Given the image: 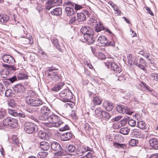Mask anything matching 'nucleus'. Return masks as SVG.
<instances>
[{"label": "nucleus", "instance_id": "37998d69", "mask_svg": "<svg viewBox=\"0 0 158 158\" xmlns=\"http://www.w3.org/2000/svg\"><path fill=\"white\" fill-rule=\"evenodd\" d=\"M39 109L38 108H29L26 110V111L28 113L31 114H34L35 112L38 111Z\"/></svg>", "mask_w": 158, "mask_h": 158}, {"label": "nucleus", "instance_id": "3c124183", "mask_svg": "<svg viewBox=\"0 0 158 158\" xmlns=\"http://www.w3.org/2000/svg\"><path fill=\"white\" fill-rule=\"evenodd\" d=\"M8 105L9 106L12 108H15V102L13 99L10 100L8 102Z\"/></svg>", "mask_w": 158, "mask_h": 158}, {"label": "nucleus", "instance_id": "20e7f679", "mask_svg": "<svg viewBox=\"0 0 158 158\" xmlns=\"http://www.w3.org/2000/svg\"><path fill=\"white\" fill-rule=\"evenodd\" d=\"M51 148L53 150L57 152L58 156H63L66 155L67 153L66 151L62 148L60 144L57 142H52L51 143Z\"/></svg>", "mask_w": 158, "mask_h": 158}, {"label": "nucleus", "instance_id": "0eeeda50", "mask_svg": "<svg viewBox=\"0 0 158 158\" xmlns=\"http://www.w3.org/2000/svg\"><path fill=\"white\" fill-rule=\"evenodd\" d=\"M24 129L27 133L31 134L36 132L38 128L33 123L26 122L24 125Z\"/></svg>", "mask_w": 158, "mask_h": 158}, {"label": "nucleus", "instance_id": "f257e3e1", "mask_svg": "<svg viewBox=\"0 0 158 158\" xmlns=\"http://www.w3.org/2000/svg\"><path fill=\"white\" fill-rule=\"evenodd\" d=\"M50 123L46 124V126L49 127H58L62 125L64 123L60 120V118L58 116L55 115L52 112L47 119Z\"/></svg>", "mask_w": 158, "mask_h": 158}, {"label": "nucleus", "instance_id": "1a4fd4ad", "mask_svg": "<svg viewBox=\"0 0 158 158\" xmlns=\"http://www.w3.org/2000/svg\"><path fill=\"white\" fill-rule=\"evenodd\" d=\"M116 109L118 112L121 114H131L133 113L128 107L122 105H119L117 106Z\"/></svg>", "mask_w": 158, "mask_h": 158}, {"label": "nucleus", "instance_id": "a18cd8bd", "mask_svg": "<svg viewBox=\"0 0 158 158\" xmlns=\"http://www.w3.org/2000/svg\"><path fill=\"white\" fill-rule=\"evenodd\" d=\"M27 94L28 96L27 98L34 97L33 96L35 95V92L31 90H28L27 92Z\"/></svg>", "mask_w": 158, "mask_h": 158}, {"label": "nucleus", "instance_id": "5fc2aeb1", "mask_svg": "<svg viewBox=\"0 0 158 158\" xmlns=\"http://www.w3.org/2000/svg\"><path fill=\"white\" fill-rule=\"evenodd\" d=\"M58 70V69L52 66L51 67H50L49 69L47 70L46 71V73H50L49 72H52L54 70Z\"/></svg>", "mask_w": 158, "mask_h": 158}, {"label": "nucleus", "instance_id": "f03ea898", "mask_svg": "<svg viewBox=\"0 0 158 158\" xmlns=\"http://www.w3.org/2000/svg\"><path fill=\"white\" fill-rule=\"evenodd\" d=\"M39 113V119L41 120L46 121L48 116L51 114H52V112L47 106H43L41 107Z\"/></svg>", "mask_w": 158, "mask_h": 158}, {"label": "nucleus", "instance_id": "ddd939ff", "mask_svg": "<svg viewBox=\"0 0 158 158\" xmlns=\"http://www.w3.org/2000/svg\"><path fill=\"white\" fill-rule=\"evenodd\" d=\"M149 144L150 146L155 150L158 149V139L154 137L151 138L149 140Z\"/></svg>", "mask_w": 158, "mask_h": 158}, {"label": "nucleus", "instance_id": "49530a36", "mask_svg": "<svg viewBox=\"0 0 158 158\" xmlns=\"http://www.w3.org/2000/svg\"><path fill=\"white\" fill-rule=\"evenodd\" d=\"M103 111L98 109H96L95 110V113L96 116L101 118L102 114Z\"/></svg>", "mask_w": 158, "mask_h": 158}, {"label": "nucleus", "instance_id": "c9c22d12", "mask_svg": "<svg viewBox=\"0 0 158 158\" xmlns=\"http://www.w3.org/2000/svg\"><path fill=\"white\" fill-rule=\"evenodd\" d=\"M48 153L47 152H40L37 154L38 158H45L47 156Z\"/></svg>", "mask_w": 158, "mask_h": 158}, {"label": "nucleus", "instance_id": "4468645a", "mask_svg": "<svg viewBox=\"0 0 158 158\" xmlns=\"http://www.w3.org/2000/svg\"><path fill=\"white\" fill-rule=\"evenodd\" d=\"M111 69L114 71V73H120L122 71L120 67L118 65L114 62L110 63Z\"/></svg>", "mask_w": 158, "mask_h": 158}, {"label": "nucleus", "instance_id": "69168bd1", "mask_svg": "<svg viewBox=\"0 0 158 158\" xmlns=\"http://www.w3.org/2000/svg\"><path fill=\"white\" fill-rule=\"evenodd\" d=\"M145 9L148 11V13L151 16H153L154 15L153 13L150 10V8L148 7H145Z\"/></svg>", "mask_w": 158, "mask_h": 158}, {"label": "nucleus", "instance_id": "9b49d317", "mask_svg": "<svg viewBox=\"0 0 158 158\" xmlns=\"http://www.w3.org/2000/svg\"><path fill=\"white\" fill-rule=\"evenodd\" d=\"M81 31L84 35H94V32L93 30L88 27H83L81 29Z\"/></svg>", "mask_w": 158, "mask_h": 158}, {"label": "nucleus", "instance_id": "6e6d98bb", "mask_svg": "<svg viewBox=\"0 0 158 158\" xmlns=\"http://www.w3.org/2000/svg\"><path fill=\"white\" fill-rule=\"evenodd\" d=\"M6 114V111L5 110L3 109L0 110V119L3 118Z\"/></svg>", "mask_w": 158, "mask_h": 158}, {"label": "nucleus", "instance_id": "f8f14e48", "mask_svg": "<svg viewBox=\"0 0 158 158\" xmlns=\"http://www.w3.org/2000/svg\"><path fill=\"white\" fill-rule=\"evenodd\" d=\"M48 76L55 81L61 80V75L57 72H53L50 73L48 74Z\"/></svg>", "mask_w": 158, "mask_h": 158}, {"label": "nucleus", "instance_id": "6e6552de", "mask_svg": "<svg viewBox=\"0 0 158 158\" xmlns=\"http://www.w3.org/2000/svg\"><path fill=\"white\" fill-rule=\"evenodd\" d=\"M27 104L32 106H38L43 104V102L40 98L35 97H28L26 99Z\"/></svg>", "mask_w": 158, "mask_h": 158}, {"label": "nucleus", "instance_id": "de8ad7c7", "mask_svg": "<svg viewBox=\"0 0 158 158\" xmlns=\"http://www.w3.org/2000/svg\"><path fill=\"white\" fill-rule=\"evenodd\" d=\"M138 140L131 139V140L129 142V144L132 146H134L136 145L137 143H138Z\"/></svg>", "mask_w": 158, "mask_h": 158}, {"label": "nucleus", "instance_id": "e2e57ef3", "mask_svg": "<svg viewBox=\"0 0 158 158\" xmlns=\"http://www.w3.org/2000/svg\"><path fill=\"white\" fill-rule=\"evenodd\" d=\"M12 93V91L10 89H7L6 90L5 95L6 97H8Z\"/></svg>", "mask_w": 158, "mask_h": 158}, {"label": "nucleus", "instance_id": "052dcab7", "mask_svg": "<svg viewBox=\"0 0 158 158\" xmlns=\"http://www.w3.org/2000/svg\"><path fill=\"white\" fill-rule=\"evenodd\" d=\"M16 68L13 65H9L7 71L8 72H12L13 71L15 70Z\"/></svg>", "mask_w": 158, "mask_h": 158}, {"label": "nucleus", "instance_id": "412c9836", "mask_svg": "<svg viewBox=\"0 0 158 158\" xmlns=\"http://www.w3.org/2000/svg\"><path fill=\"white\" fill-rule=\"evenodd\" d=\"M132 135L133 137L137 138H142L143 137V135L141 131L137 129H134L133 130Z\"/></svg>", "mask_w": 158, "mask_h": 158}, {"label": "nucleus", "instance_id": "2f4dec72", "mask_svg": "<svg viewBox=\"0 0 158 158\" xmlns=\"http://www.w3.org/2000/svg\"><path fill=\"white\" fill-rule=\"evenodd\" d=\"M38 136L41 139H46L48 138V135L44 131H40L38 133Z\"/></svg>", "mask_w": 158, "mask_h": 158}, {"label": "nucleus", "instance_id": "c03bdc74", "mask_svg": "<svg viewBox=\"0 0 158 158\" xmlns=\"http://www.w3.org/2000/svg\"><path fill=\"white\" fill-rule=\"evenodd\" d=\"M113 145L114 147L118 148H126V145L124 144H120L118 143H114Z\"/></svg>", "mask_w": 158, "mask_h": 158}, {"label": "nucleus", "instance_id": "a211bd4d", "mask_svg": "<svg viewBox=\"0 0 158 158\" xmlns=\"http://www.w3.org/2000/svg\"><path fill=\"white\" fill-rule=\"evenodd\" d=\"M72 137V135L70 132H67L63 133L61 135V139L64 141L68 140Z\"/></svg>", "mask_w": 158, "mask_h": 158}, {"label": "nucleus", "instance_id": "7ed1b4c3", "mask_svg": "<svg viewBox=\"0 0 158 158\" xmlns=\"http://www.w3.org/2000/svg\"><path fill=\"white\" fill-rule=\"evenodd\" d=\"M15 98L18 99L22 98L24 96V93L25 91V89L23 85L21 84L16 85L14 88Z\"/></svg>", "mask_w": 158, "mask_h": 158}, {"label": "nucleus", "instance_id": "79ce46f5", "mask_svg": "<svg viewBox=\"0 0 158 158\" xmlns=\"http://www.w3.org/2000/svg\"><path fill=\"white\" fill-rule=\"evenodd\" d=\"M67 149L68 151L70 152H74L76 150L75 146L73 145H69L67 147Z\"/></svg>", "mask_w": 158, "mask_h": 158}, {"label": "nucleus", "instance_id": "774afa93", "mask_svg": "<svg viewBox=\"0 0 158 158\" xmlns=\"http://www.w3.org/2000/svg\"><path fill=\"white\" fill-rule=\"evenodd\" d=\"M149 158H158V153L152 154Z\"/></svg>", "mask_w": 158, "mask_h": 158}, {"label": "nucleus", "instance_id": "cd10ccee", "mask_svg": "<svg viewBox=\"0 0 158 158\" xmlns=\"http://www.w3.org/2000/svg\"><path fill=\"white\" fill-rule=\"evenodd\" d=\"M51 13L53 15H59L62 14V9L60 7L56 8L51 10Z\"/></svg>", "mask_w": 158, "mask_h": 158}, {"label": "nucleus", "instance_id": "603ef678", "mask_svg": "<svg viewBox=\"0 0 158 158\" xmlns=\"http://www.w3.org/2000/svg\"><path fill=\"white\" fill-rule=\"evenodd\" d=\"M13 143L15 144L18 145L19 143V140L17 136L14 135L12 137Z\"/></svg>", "mask_w": 158, "mask_h": 158}, {"label": "nucleus", "instance_id": "f3484780", "mask_svg": "<svg viewBox=\"0 0 158 158\" xmlns=\"http://www.w3.org/2000/svg\"><path fill=\"white\" fill-rule=\"evenodd\" d=\"M40 148L44 151H47L49 149L50 146L49 143L45 141H42L40 143Z\"/></svg>", "mask_w": 158, "mask_h": 158}, {"label": "nucleus", "instance_id": "4d7b16f0", "mask_svg": "<svg viewBox=\"0 0 158 158\" xmlns=\"http://www.w3.org/2000/svg\"><path fill=\"white\" fill-rule=\"evenodd\" d=\"M69 127L68 125H65L63 127L60 128L59 129V131H63L69 130Z\"/></svg>", "mask_w": 158, "mask_h": 158}, {"label": "nucleus", "instance_id": "bb28decb", "mask_svg": "<svg viewBox=\"0 0 158 158\" xmlns=\"http://www.w3.org/2000/svg\"><path fill=\"white\" fill-rule=\"evenodd\" d=\"M139 63L137 66L140 69L143 70L144 71L146 72V69L145 67V64L144 60L142 58H141L139 59Z\"/></svg>", "mask_w": 158, "mask_h": 158}, {"label": "nucleus", "instance_id": "423d86ee", "mask_svg": "<svg viewBox=\"0 0 158 158\" xmlns=\"http://www.w3.org/2000/svg\"><path fill=\"white\" fill-rule=\"evenodd\" d=\"M61 100L64 102H67L72 98V94L70 90L68 89H64L59 94Z\"/></svg>", "mask_w": 158, "mask_h": 158}, {"label": "nucleus", "instance_id": "c85d7f7f", "mask_svg": "<svg viewBox=\"0 0 158 158\" xmlns=\"http://www.w3.org/2000/svg\"><path fill=\"white\" fill-rule=\"evenodd\" d=\"M65 11L68 16H70L74 13V12L72 6L66 7L65 8Z\"/></svg>", "mask_w": 158, "mask_h": 158}, {"label": "nucleus", "instance_id": "e433bc0d", "mask_svg": "<svg viewBox=\"0 0 158 158\" xmlns=\"http://www.w3.org/2000/svg\"><path fill=\"white\" fill-rule=\"evenodd\" d=\"M137 125L138 127L142 129H145L147 128L145 123L143 121L138 122Z\"/></svg>", "mask_w": 158, "mask_h": 158}, {"label": "nucleus", "instance_id": "864d4df0", "mask_svg": "<svg viewBox=\"0 0 158 158\" xmlns=\"http://www.w3.org/2000/svg\"><path fill=\"white\" fill-rule=\"evenodd\" d=\"M105 46H114L115 45V42L113 40L108 41L107 40Z\"/></svg>", "mask_w": 158, "mask_h": 158}, {"label": "nucleus", "instance_id": "09e8293b", "mask_svg": "<svg viewBox=\"0 0 158 158\" xmlns=\"http://www.w3.org/2000/svg\"><path fill=\"white\" fill-rule=\"evenodd\" d=\"M83 158H97V157L92 154L91 152H89L84 156Z\"/></svg>", "mask_w": 158, "mask_h": 158}, {"label": "nucleus", "instance_id": "72a5a7b5", "mask_svg": "<svg viewBox=\"0 0 158 158\" xmlns=\"http://www.w3.org/2000/svg\"><path fill=\"white\" fill-rule=\"evenodd\" d=\"M52 43L59 50H60L61 49V47L60 45H59L57 39L54 38H53L52 40Z\"/></svg>", "mask_w": 158, "mask_h": 158}, {"label": "nucleus", "instance_id": "39448f33", "mask_svg": "<svg viewBox=\"0 0 158 158\" xmlns=\"http://www.w3.org/2000/svg\"><path fill=\"white\" fill-rule=\"evenodd\" d=\"M3 125L12 128H16L18 126V121L10 117H7L3 120Z\"/></svg>", "mask_w": 158, "mask_h": 158}, {"label": "nucleus", "instance_id": "9d476101", "mask_svg": "<svg viewBox=\"0 0 158 158\" xmlns=\"http://www.w3.org/2000/svg\"><path fill=\"white\" fill-rule=\"evenodd\" d=\"M2 58L4 62L8 64H12L15 62L14 58L9 55L4 54L2 56Z\"/></svg>", "mask_w": 158, "mask_h": 158}, {"label": "nucleus", "instance_id": "680f3d73", "mask_svg": "<svg viewBox=\"0 0 158 158\" xmlns=\"http://www.w3.org/2000/svg\"><path fill=\"white\" fill-rule=\"evenodd\" d=\"M11 83H13L17 80V78L16 76H13L12 77L8 79Z\"/></svg>", "mask_w": 158, "mask_h": 158}, {"label": "nucleus", "instance_id": "7c9ffc66", "mask_svg": "<svg viewBox=\"0 0 158 158\" xmlns=\"http://www.w3.org/2000/svg\"><path fill=\"white\" fill-rule=\"evenodd\" d=\"M89 23L91 26H92L94 28L97 26L98 24L97 21L93 18H91L89 19Z\"/></svg>", "mask_w": 158, "mask_h": 158}, {"label": "nucleus", "instance_id": "393cba45", "mask_svg": "<svg viewBox=\"0 0 158 158\" xmlns=\"http://www.w3.org/2000/svg\"><path fill=\"white\" fill-rule=\"evenodd\" d=\"M94 35H84V38L85 40L89 44H93L95 41V39L93 36Z\"/></svg>", "mask_w": 158, "mask_h": 158}, {"label": "nucleus", "instance_id": "338daca9", "mask_svg": "<svg viewBox=\"0 0 158 158\" xmlns=\"http://www.w3.org/2000/svg\"><path fill=\"white\" fill-rule=\"evenodd\" d=\"M76 20L75 16H73L69 20V23L72 24L74 23Z\"/></svg>", "mask_w": 158, "mask_h": 158}, {"label": "nucleus", "instance_id": "dca6fc26", "mask_svg": "<svg viewBox=\"0 0 158 158\" xmlns=\"http://www.w3.org/2000/svg\"><path fill=\"white\" fill-rule=\"evenodd\" d=\"M107 39L106 37L103 35L100 36L98 39V42L100 46H105Z\"/></svg>", "mask_w": 158, "mask_h": 158}, {"label": "nucleus", "instance_id": "2eb2a0df", "mask_svg": "<svg viewBox=\"0 0 158 158\" xmlns=\"http://www.w3.org/2000/svg\"><path fill=\"white\" fill-rule=\"evenodd\" d=\"M19 118V120L22 123H23L27 121V116L25 113L22 111H18L17 116Z\"/></svg>", "mask_w": 158, "mask_h": 158}, {"label": "nucleus", "instance_id": "ea45409f", "mask_svg": "<svg viewBox=\"0 0 158 158\" xmlns=\"http://www.w3.org/2000/svg\"><path fill=\"white\" fill-rule=\"evenodd\" d=\"M17 77L19 80L25 79L27 78V76L25 73H20L18 74Z\"/></svg>", "mask_w": 158, "mask_h": 158}, {"label": "nucleus", "instance_id": "b1692460", "mask_svg": "<svg viewBox=\"0 0 158 158\" xmlns=\"http://www.w3.org/2000/svg\"><path fill=\"white\" fill-rule=\"evenodd\" d=\"M88 12H85V14L83 13H79L77 14V20L79 21L82 22L85 20L86 17L85 14L88 15Z\"/></svg>", "mask_w": 158, "mask_h": 158}, {"label": "nucleus", "instance_id": "f704fd0d", "mask_svg": "<svg viewBox=\"0 0 158 158\" xmlns=\"http://www.w3.org/2000/svg\"><path fill=\"white\" fill-rule=\"evenodd\" d=\"M150 78L153 81H158V73H152L150 75Z\"/></svg>", "mask_w": 158, "mask_h": 158}, {"label": "nucleus", "instance_id": "13d9d810", "mask_svg": "<svg viewBox=\"0 0 158 158\" xmlns=\"http://www.w3.org/2000/svg\"><path fill=\"white\" fill-rule=\"evenodd\" d=\"M132 56L131 54L129 55L127 57L128 62L129 64L131 65L132 64L133 59L132 58Z\"/></svg>", "mask_w": 158, "mask_h": 158}, {"label": "nucleus", "instance_id": "0e129e2a", "mask_svg": "<svg viewBox=\"0 0 158 158\" xmlns=\"http://www.w3.org/2000/svg\"><path fill=\"white\" fill-rule=\"evenodd\" d=\"M105 56L104 54L101 52H99L98 53V58L101 60H103L105 59Z\"/></svg>", "mask_w": 158, "mask_h": 158}, {"label": "nucleus", "instance_id": "4be33fe9", "mask_svg": "<svg viewBox=\"0 0 158 158\" xmlns=\"http://www.w3.org/2000/svg\"><path fill=\"white\" fill-rule=\"evenodd\" d=\"M86 152V148L83 146H80L78 147L77 154L78 156H81L85 154Z\"/></svg>", "mask_w": 158, "mask_h": 158}, {"label": "nucleus", "instance_id": "6ab92c4d", "mask_svg": "<svg viewBox=\"0 0 158 158\" xmlns=\"http://www.w3.org/2000/svg\"><path fill=\"white\" fill-rule=\"evenodd\" d=\"M103 106L106 110L107 111H111L113 109L114 106L113 103L108 102H104L103 104Z\"/></svg>", "mask_w": 158, "mask_h": 158}, {"label": "nucleus", "instance_id": "a19ab883", "mask_svg": "<svg viewBox=\"0 0 158 158\" xmlns=\"http://www.w3.org/2000/svg\"><path fill=\"white\" fill-rule=\"evenodd\" d=\"M8 110L9 114L15 117L17 116V111H16L15 110H13L10 108H9Z\"/></svg>", "mask_w": 158, "mask_h": 158}, {"label": "nucleus", "instance_id": "473e14b6", "mask_svg": "<svg viewBox=\"0 0 158 158\" xmlns=\"http://www.w3.org/2000/svg\"><path fill=\"white\" fill-rule=\"evenodd\" d=\"M110 117L111 116L109 113L105 111H103L101 118L104 120H107L110 118Z\"/></svg>", "mask_w": 158, "mask_h": 158}, {"label": "nucleus", "instance_id": "bf43d9fd", "mask_svg": "<svg viewBox=\"0 0 158 158\" xmlns=\"http://www.w3.org/2000/svg\"><path fill=\"white\" fill-rule=\"evenodd\" d=\"M133 95V93L130 92L127 93L125 96L124 97V98L125 99H128L130 98L131 96H132Z\"/></svg>", "mask_w": 158, "mask_h": 158}, {"label": "nucleus", "instance_id": "c756f323", "mask_svg": "<svg viewBox=\"0 0 158 158\" xmlns=\"http://www.w3.org/2000/svg\"><path fill=\"white\" fill-rule=\"evenodd\" d=\"M94 28L95 31L97 32H100L102 30H106V28L104 27L102 24L101 23H99V25L98 24L97 26H96V27H95Z\"/></svg>", "mask_w": 158, "mask_h": 158}, {"label": "nucleus", "instance_id": "a878e982", "mask_svg": "<svg viewBox=\"0 0 158 158\" xmlns=\"http://www.w3.org/2000/svg\"><path fill=\"white\" fill-rule=\"evenodd\" d=\"M64 84L63 82H60L54 86L52 88V90L55 92H57L62 89Z\"/></svg>", "mask_w": 158, "mask_h": 158}, {"label": "nucleus", "instance_id": "58836bf2", "mask_svg": "<svg viewBox=\"0 0 158 158\" xmlns=\"http://www.w3.org/2000/svg\"><path fill=\"white\" fill-rule=\"evenodd\" d=\"M129 129L127 127H123L120 130V133L123 135H127L129 132Z\"/></svg>", "mask_w": 158, "mask_h": 158}, {"label": "nucleus", "instance_id": "4c0bfd02", "mask_svg": "<svg viewBox=\"0 0 158 158\" xmlns=\"http://www.w3.org/2000/svg\"><path fill=\"white\" fill-rule=\"evenodd\" d=\"M93 102L95 105H99L101 103L102 100L100 97H96L94 98L93 99Z\"/></svg>", "mask_w": 158, "mask_h": 158}, {"label": "nucleus", "instance_id": "8fccbe9b", "mask_svg": "<svg viewBox=\"0 0 158 158\" xmlns=\"http://www.w3.org/2000/svg\"><path fill=\"white\" fill-rule=\"evenodd\" d=\"M128 124L131 127H135L136 124V121L132 119L129 120L128 121Z\"/></svg>", "mask_w": 158, "mask_h": 158}, {"label": "nucleus", "instance_id": "5701e85b", "mask_svg": "<svg viewBox=\"0 0 158 158\" xmlns=\"http://www.w3.org/2000/svg\"><path fill=\"white\" fill-rule=\"evenodd\" d=\"M64 4L65 5H69V6H72V7H74L75 6V9L76 10H79L82 8V6H81L75 4L70 1L65 2L64 3Z\"/></svg>", "mask_w": 158, "mask_h": 158}, {"label": "nucleus", "instance_id": "aec40b11", "mask_svg": "<svg viewBox=\"0 0 158 158\" xmlns=\"http://www.w3.org/2000/svg\"><path fill=\"white\" fill-rule=\"evenodd\" d=\"M9 19V17L6 14H0V23L4 24L7 22Z\"/></svg>", "mask_w": 158, "mask_h": 158}]
</instances>
